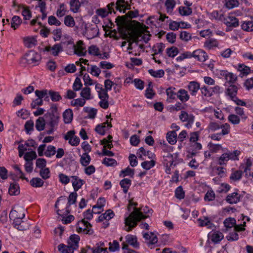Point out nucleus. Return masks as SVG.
Listing matches in <instances>:
<instances>
[{"instance_id":"35","label":"nucleus","mask_w":253,"mask_h":253,"mask_svg":"<svg viewBox=\"0 0 253 253\" xmlns=\"http://www.w3.org/2000/svg\"><path fill=\"white\" fill-rule=\"evenodd\" d=\"M177 135L175 130H171L169 131L167 134V139L168 141L170 143V144H174L177 141Z\"/></svg>"},{"instance_id":"3","label":"nucleus","mask_w":253,"mask_h":253,"mask_svg":"<svg viewBox=\"0 0 253 253\" xmlns=\"http://www.w3.org/2000/svg\"><path fill=\"white\" fill-rule=\"evenodd\" d=\"M44 117L47 125L54 130L56 126H57L60 119V114L58 110L57 104L52 103L50 108L45 114Z\"/></svg>"},{"instance_id":"39","label":"nucleus","mask_w":253,"mask_h":253,"mask_svg":"<svg viewBox=\"0 0 253 253\" xmlns=\"http://www.w3.org/2000/svg\"><path fill=\"white\" fill-rule=\"evenodd\" d=\"M199 224L200 226H206L210 229H212L214 227L213 223L211 222L208 217H204V219H199Z\"/></svg>"},{"instance_id":"8","label":"nucleus","mask_w":253,"mask_h":253,"mask_svg":"<svg viewBox=\"0 0 253 253\" xmlns=\"http://www.w3.org/2000/svg\"><path fill=\"white\" fill-rule=\"evenodd\" d=\"M240 153L239 150H234V151H229L223 153L218 159L219 164L223 165V164H226L227 161L229 159H238V156H239Z\"/></svg>"},{"instance_id":"26","label":"nucleus","mask_w":253,"mask_h":253,"mask_svg":"<svg viewBox=\"0 0 253 253\" xmlns=\"http://www.w3.org/2000/svg\"><path fill=\"white\" fill-rule=\"evenodd\" d=\"M219 42L216 39H208L204 42V47L208 49H211L214 47H218Z\"/></svg>"},{"instance_id":"24","label":"nucleus","mask_w":253,"mask_h":253,"mask_svg":"<svg viewBox=\"0 0 253 253\" xmlns=\"http://www.w3.org/2000/svg\"><path fill=\"white\" fill-rule=\"evenodd\" d=\"M42 90H36L35 94L38 96L37 99L33 101L31 103L32 108H36V106L42 105L43 104L42 95Z\"/></svg>"},{"instance_id":"25","label":"nucleus","mask_w":253,"mask_h":253,"mask_svg":"<svg viewBox=\"0 0 253 253\" xmlns=\"http://www.w3.org/2000/svg\"><path fill=\"white\" fill-rule=\"evenodd\" d=\"M137 154L139 158H142V155L147 156L149 159H154L155 158V154L150 151V150H146L143 147L139 148L137 151Z\"/></svg>"},{"instance_id":"59","label":"nucleus","mask_w":253,"mask_h":253,"mask_svg":"<svg viewBox=\"0 0 253 253\" xmlns=\"http://www.w3.org/2000/svg\"><path fill=\"white\" fill-rule=\"evenodd\" d=\"M21 23V20L19 16H13L11 22V27L13 29H16Z\"/></svg>"},{"instance_id":"31","label":"nucleus","mask_w":253,"mask_h":253,"mask_svg":"<svg viewBox=\"0 0 253 253\" xmlns=\"http://www.w3.org/2000/svg\"><path fill=\"white\" fill-rule=\"evenodd\" d=\"M24 43L26 47H32L37 45L38 41L34 37H27L24 39Z\"/></svg>"},{"instance_id":"48","label":"nucleus","mask_w":253,"mask_h":253,"mask_svg":"<svg viewBox=\"0 0 253 253\" xmlns=\"http://www.w3.org/2000/svg\"><path fill=\"white\" fill-rule=\"evenodd\" d=\"M241 27L245 31H253V21H245L241 24Z\"/></svg>"},{"instance_id":"49","label":"nucleus","mask_w":253,"mask_h":253,"mask_svg":"<svg viewBox=\"0 0 253 253\" xmlns=\"http://www.w3.org/2000/svg\"><path fill=\"white\" fill-rule=\"evenodd\" d=\"M155 161H154L153 159H151V161H145L144 162H142L141 163V166L146 169H149L155 166Z\"/></svg>"},{"instance_id":"6","label":"nucleus","mask_w":253,"mask_h":253,"mask_svg":"<svg viewBox=\"0 0 253 253\" xmlns=\"http://www.w3.org/2000/svg\"><path fill=\"white\" fill-rule=\"evenodd\" d=\"M212 16L215 18H218L223 21L228 27H237L239 25V20L234 15H228L224 17L223 14H219L218 11H213Z\"/></svg>"},{"instance_id":"1","label":"nucleus","mask_w":253,"mask_h":253,"mask_svg":"<svg viewBox=\"0 0 253 253\" xmlns=\"http://www.w3.org/2000/svg\"><path fill=\"white\" fill-rule=\"evenodd\" d=\"M133 205L134 206L133 211L125 219V223L126 224L125 230L127 231V232L131 231L133 227L136 226L138 220H140L142 218H145L147 216L143 214L139 209L136 208L137 203H134L132 200H129V201L128 210L130 211Z\"/></svg>"},{"instance_id":"13","label":"nucleus","mask_w":253,"mask_h":253,"mask_svg":"<svg viewBox=\"0 0 253 253\" xmlns=\"http://www.w3.org/2000/svg\"><path fill=\"white\" fill-rule=\"evenodd\" d=\"M143 236L148 246L154 245V244H156L158 241V237L155 233L154 232L143 233Z\"/></svg>"},{"instance_id":"60","label":"nucleus","mask_w":253,"mask_h":253,"mask_svg":"<svg viewBox=\"0 0 253 253\" xmlns=\"http://www.w3.org/2000/svg\"><path fill=\"white\" fill-rule=\"evenodd\" d=\"M56 152V148L54 146H48L47 150L44 152V155L46 157H52L55 155Z\"/></svg>"},{"instance_id":"9","label":"nucleus","mask_w":253,"mask_h":253,"mask_svg":"<svg viewBox=\"0 0 253 253\" xmlns=\"http://www.w3.org/2000/svg\"><path fill=\"white\" fill-rule=\"evenodd\" d=\"M77 231L78 232L83 231L84 233L88 234H92L93 233V230L91 228V224L87 221H85V220H82V221L78 222Z\"/></svg>"},{"instance_id":"19","label":"nucleus","mask_w":253,"mask_h":253,"mask_svg":"<svg viewBox=\"0 0 253 253\" xmlns=\"http://www.w3.org/2000/svg\"><path fill=\"white\" fill-rule=\"evenodd\" d=\"M71 181L75 192H77V190H79V188H81L84 183L83 179L80 178L77 176H72Z\"/></svg>"},{"instance_id":"5","label":"nucleus","mask_w":253,"mask_h":253,"mask_svg":"<svg viewBox=\"0 0 253 253\" xmlns=\"http://www.w3.org/2000/svg\"><path fill=\"white\" fill-rule=\"evenodd\" d=\"M42 57L40 54L35 51H30L25 54L20 59V63L22 65L31 64V65H38L41 60Z\"/></svg>"},{"instance_id":"42","label":"nucleus","mask_w":253,"mask_h":253,"mask_svg":"<svg viewBox=\"0 0 253 253\" xmlns=\"http://www.w3.org/2000/svg\"><path fill=\"white\" fill-rule=\"evenodd\" d=\"M45 126V121L44 118L40 117L36 121L35 127L37 129L41 131L44 129Z\"/></svg>"},{"instance_id":"64","label":"nucleus","mask_w":253,"mask_h":253,"mask_svg":"<svg viewBox=\"0 0 253 253\" xmlns=\"http://www.w3.org/2000/svg\"><path fill=\"white\" fill-rule=\"evenodd\" d=\"M209 146L210 150L211 152H213V153H216V152H218L221 149H223L221 145H219V144H212V143H210Z\"/></svg>"},{"instance_id":"12","label":"nucleus","mask_w":253,"mask_h":253,"mask_svg":"<svg viewBox=\"0 0 253 253\" xmlns=\"http://www.w3.org/2000/svg\"><path fill=\"white\" fill-rule=\"evenodd\" d=\"M100 101L98 104L103 109H107L109 106V95L105 88H102V91L99 93Z\"/></svg>"},{"instance_id":"40","label":"nucleus","mask_w":253,"mask_h":253,"mask_svg":"<svg viewBox=\"0 0 253 253\" xmlns=\"http://www.w3.org/2000/svg\"><path fill=\"white\" fill-rule=\"evenodd\" d=\"M8 192L10 195H17V194H19L20 190L18 184L16 182L11 183L9 187Z\"/></svg>"},{"instance_id":"11","label":"nucleus","mask_w":253,"mask_h":253,"mask_svg":"<svg viewBox=\"0 0 253 253\" xmlns=\"http://www.w3.org/2000/svg\"><path fill=\"white\" fill-rule=\"evenodd\" d=\"M220 128H221V132H217V133H213L212 134H211L210 136L211 139L212 140H221L222 135H226V134H228V133H229L230 126L229 124H228V123H225V124L220 125Z\"/></svg>"},{"instance_id":"33","label":"nucleus","mask_w":253,"mask_h":253,"mask_svg":"<svg viewBox=\"0 0 253 253\" xmlns=\"http://www.w3.org/2000/svg\"><path fill=\"white\" fill-rule=\"evenodd\" d=\"M78 197V194L76 193V192H73V193H71L68 198V202L67 205L66 206L67 212L69 213V211L68 210V208L70 205H73V204H76L77 201V199Z\"/></svg>"},{"instance_id":"37","label":"nucleus","mask_w":253,"mask_h":253,"mask_svg":"<svg viewBox=\"0 0 253 253\" xmlns=\"http://www.w3.org/2000/svg\"><path fill=\"white\" fill-rule=\"evenodd\" d=\"M131 180L129 178H123L120 182V185L122 186L123 190L125 193L127 192L128 188L131 186Z\"/></svg>"},{"instance_id":"28","label":"nucleus","mask_w":253,"mask_h":253,"mask_svg":"<svg viewBox=\"0 0 253 253\" xmlns=\"http://www.w3.org/2000/svg\"><path fill=\"white\" fill-rule=\"evenodd\" d=\"M105 202V199L104 197H100L97 200V203L93 207L94 213H100V210L102 209Z\"/></svg>"},{"instance_id":"38","label":"nucleus","mask_w":253,"mask_h":253,"mask_svg":"<svg viewBox=\"0 0 253 253\" xmlns=\"http://www.w3.org/2000/svg\"><path fill=\"white\" fill-rule=\"evenodd\" d=\"M63 120L65 123H70L73 119V113L71 109H66L63 113Z\"/></svg>"},{"instance_id":"56","label":"nucleus","mask_w":253,"mask_h":253,"mask_svg":"<svg viewBox=\"0 0 253 253\" xmlns=\"http://www.w3.org/2000/svg\"><path fill=\"white\" fill-rule=\"evenodd\" d=\"M239 4V0H225V5L228 8H234Z\"/></svg>"},{"instance_id":"45","label":"nucleus","mask_w":253,"mask_h":253,"mask_svg":"<svg viewBox=\"0 0 253 253\" xmlns=\"http://www.w3.org/2000/svg\"><path fill=\"white\" fill-rule=\"evenodd\" d=\"M90 156H89L88 153L84 152L81 156L80 163L83 166H87V165H88L89 162H90Z\"/></svg>"},{"instance_id":"52","label":"nucleus","mask_w":253,"mask_h":253,"mask_svg":"<svg viewBox=\"0 0 253 253\" xmlns=\"http://www.w3.org/2000/svg\"><path fill=\"white\" fill-rule=\"evenodd\" d=\"M167 54L169 57H174V56L177 55L178 53V49L177 47L172 46L169 48H167Z\"/></svg>"},{"instance_id":"44","label":"nucleus","mask_w":253,"mask_h":253,"mask_svg":"<svg viewBox=\"0 0 253 253\" xmlns=\"http://www.w3.org/2000/svg\"><path fill=\"white\" fill-rule=\"evenodd\" d=\"M81 96L85 101V99H90L91 98V89L90 87H84L80 92Z\"/></svg>"},{"instance_id":"47","label":"nucleus","mask_w":253,"mask_h":253,"mask_svg":"<svg viewBox=\"0 0 253 253\" xmlns=\"http://www.w3.org/2000/svg\"><path fill=\"white\" fill-rule=\"evenodd\" d=\"M49 96L52 101H59L60 99H62V96L59 92L49 90Z\"/></svg>"},{"instance_id":"51","label":"nucleus","mask_w":253,"mask_h":253,"mask_svg":"<svg viewBox=\"0 0 253 253\" xmlns=\"http://www.w3.org/2000/svg\"><path fill=\"white\" fill-rule=\"evenodd\" d=\"M179 12L182 16H188L191 15L192 13V9L191 8H187V7H179Z\"/></svg>"},{"instance_id":"62","label":"nucleus","mask_w":253,"mask_h":253,"mask_svg":"<svg viewBox=\"0 0 253 253\" xmlns=\"http://www.w3.org/2000/svg\"><path fill=\"white\" fill-rule=\"evenodd\" d=\"M224 237V236L222 234V233L221 232H216L213 233L211 237V240L213 242H215L217 243V242H219L223 239Z\"/></svg>"},{"instance_id":"41","label":"nucleus","mask_w":253,"mask_h":253,"mask_svg":"<svg viewBox=\"0 0 253 253\" xmlns=\"http://www.w3.org/2000/svg\"><path fill=\"white\" fill-rule=\"evenodd\" d=\"M174 87H169L166 90V93L168 96L167 101L168 102H171L172 99H174L177 95V93L174 91Z\"/></svg>"},{"instance_id":"14","label":"nucleus","mask_w":253,"mask_h":253,"mask_svg":"<svg viewBox=\"0 0 253 253\" xmlns=\"http://www.w3.org/2000/svg\"><path fill=\"white\" fill-rule=\"evenodd\" d=\"M65 140H68L69 143L72 145H78L80 139L75 135V130H69L64 136Z\"/></svg>"},{"instance_id":"18","label":"nucleus","mask_w":253,"mask_h":253,"mask_svg":"<svg viewBox=\"0 0 253 253\" xmlns=\"http://www.w3.org/2000/svg\"><path fill=\"white\" fill-rule=\"evenodd\" d=\"M85 34L87 38H93L97 37L99 34V29L96 25H93L86 29Z\"/></svg>"},{"instance_id":"23","label":"nucleus","mask_w":253,"mask_h":253,"mask_svg":"<svg viewBox=\"0 0 253 253\" xmlns=\"http://www.w3.org/2000/svg\"><path fill=\"white\" fill-rule=\"evenodd\" d=\"M238 92V87L235 84H231L228 88L226 90V93L231 99L235 101V99L236 97H237V94Z\"/></svg>"},{"instance_id":"21","label":"nucleus","mask_w":253,"mask_h":253,"mask_svg":"<svg viewBox=\"0 0 253 253\" xmlns=\"http://www.w3.org/2000/svg\"><path fill=\"white\" fill-rule=\"evenodd\" d=\"M165 47V44H164V43H162V42H160V43H156V44L153 45L152 47V50L154 52V54L153 55V59H154L155 62H157V63H161L160 60H157V59H156L154 55L158 54V53H162Z\"/></svg>"},{"instance_id":"57","label":"nucleus","mask_w":253,"mask_h":253,"mask_svg":"<svg viewBox=\"0 0 253 253\" xmlns=\"http://www.w3.org/2000/svg\"><path fill=\"white\" fill-rule=\"evenodd\" d=\"M40 175L43 179H47L50 177V171L47 167H43L42 170H40Z\"/></svg>"},{"instance_id":"7","label":"nucleus","mask_w":253,"mask_h":253,"mask_svg":"<svg viewBox=\"0 0 253 253\" xmlns=\"http://www.w3.org/2000/svg\"><path fill=\"white\" fill-rule=\"evenodd\" d=\"M151 34L148 31H144L140 28H135L131 34V37L135 43L138 44L139 41L143 40L146 43L148 42L150 39Z\"/></svg>"},{"instance_id":"55","label":"nucleus","mask_w":253,"mask_h":253,"mask_svg":"<svg viewBox=\"0 0 253 253\" xmlns=\"http://www.w3.org/2000/svg\"><path fill=\"white\" fill-rule=\"evenodd\" d=\"M62 44H63V42H62L60 44H54L53 46L51 47L52 54L53 55H58L59 53L61 50H62L63 47Z\"/></svg>"},{"instance_id":"36","label":"nucleus","mask_w":253,"mask_h":253,"mask_svg":"<svg viewBox=\"0 0 253 253\" xmlns=\"http://www.w3.org/2000/svg\"><path fill=\"white\" fill-rule=\"evenodd\" d=\"M221 74L224 76L226 81L229 82V83H234L237 79V76L236 74H232V73H228L227 71H223Z\"/></svg>"},{"instance_id":"22","label":"nucleus","mask_w":253,"mask_h":253,"mask_svg":"<svg viewBox=\"0 0 253 253\" xmlns=\"http://www.w3.org/2000/svg\"><path fill=\"white\" fill-rule=\"evenodd\" d=\"M226 200L229 204H237L240 201V196L238 192H234L226 196Z\"/></svg>"},{"instance_id":"46","label":"nucleus","mask_w":253,"mask_h":253,"mask_svg":"<svg viewBox=\"0 0 253 253\" xmlns=\"http://www.w3.org/2000/svg\"><path fill=\"white\" fill-rule=\"evenodd\" d=\"M175 0H166L165 2V5L167 12H168V13L172 12V10L175 6Z\"/></svg>"},{"instance_id":"27","label":"nucleus","mask_w":253,"mask_h":253,"mask_svg":"<svg viewBox=\"0 0 253 253\" xmlns=\"http://www.w3.org/2000/svg\"><path fill=\"white\" fill-rule=\"evenodd\" d=\"M130 6L128 4L126 5L125 0H117L115 5V8L120 11H123L124 13L127 8H130Z\"/></svg>"},{"instance_id":"32","label":"nucleus","mask_w":253,"mask_h":253,"mask_svg":"<svg viewBox=\"0 0 253 253\" xmlns=\"http://www.w3.org/2000/svg\"><path fill=\"white\" fill-rule=\"evenodd\" d=\"M70 10L74 13L79 12L81 7V2L80 0H70L69 1Z\"/></svg>"},{"instance_id":"16","label":"nucleus","mask_w":253,"mask_h":253,"mask_svg":"<svg viewBox=\"0 0 253 253\" xmlns=\"http://www.w3.org/2000/svg\"><path fill=\"white\" fill-rule=\"evenodd\" d=\"M166 148H164V153L163 155V164L166 167H169V166H172L174 163V157L172 154H171L170 152L166 150Z\"/></svg>"},{"instance_id":"29","label":"nucleus","mask_w":253,"mask_h":253,"mask_svg":"<svg viewBox=\"0 0 253 253\" xmlns=\"http://www.w3.org/2000/svg\"><path fill=\"white\" fill-rule=\"evenodd\" d=\"M188 88L191 94L194 95V94H196V92H198V90H199L200 85L199 83L196 82V81H192V82H190L188 84Z\"/></svg>"},{"instance_id":"17","label":"nucleus","mask_w":253,"mask_h":253,"mask_svg":"<svg viewBox=\"0 0 253 253\" xmlns=\"http://www.w3.org/2000/svg\"><path fill=\"white\" fill-rule=\"evenodd\" d=\"M84 43L83 41H79L76 45H74V52L79 56L85 55L86 49L85 47L84 46Z\"/></svg>"},{"instance_id":"58","label":"nucleus","mask_w":253,"mask_h":253,"mask_svg":"<svg viewBox=\"0 0 253 253\" xmlns=\"http://www.w3.org/2000/svg\"><path fill=\"white\" fill-rule=\"evenodd\" d=\"M120 249V245L117 241L109 242V250L110 252H116Z\"/></svg>"},{"instance_id":"54","label":"nucleus","mask_w":253,"mask_h":253,"mask_svg":"<svg viewBox=\"0 0 253 253\" xmlns=\"http://www.w3.org/2000/svg\"><path fill=\"white\" fill-rule=\"evenodd\" d=\"M67 9L66 8V5L62 3V4H60L59 5V8L56 11V15L58 17H63L65 15Z\"/></svg>"},{"instance_id":"10","label":"nucleus","mask_w":253,"mask_h":253,"mask_svg":"<svg viewBox=\"0 0 253 253\" xmlns=\"http://www.w3.org/2000/svg\"><path fill=\"white\" fill-rule=\"evenodd\" d=\"M179 119L182 122H186L185 124L187 127H190L195 121V117L192 114H188L186 111H181Z\"/></svg>"},{"instance_id":"43","label":"nucleus","mask_w":253,"mask_h":253,"mask_svg":"<svg viewBox=\"0 0 253 253\" xmlns=\"http://www.w3.org/2000/svg\"><path fill=\"white\" fill-rule=\"evenodd\" d=\"M44 181L41 177H33L30 181V184L31 186L35 187L43 186Z\"/></svg>"},{"instance_id":"34","label":"nucleus","mask_w":253,"mask_h":253,"mask_svg":"<svg viewBox=\"0 0 253 253\" xmlns=\"http://www.w3.org/2000/svg\"><path fill=\"white\" fill-rule=\"evenodd\" d=\"M252 165H253V162L251 159H247L245 164L241 166L242 169H244V172L246 175H252L250 173Z\"/></svg>"},{"instance_id":"30","label":"nucleus","mask_w":253,"mask_h":253,"mask_svg":"<svg viewBox=\"0 0 253 253\" xmlns=\"http://www.w3.org/2000/svg\"><path fill=\"white\" fill-rule=\"evenodd\" d=\"M177 97L182 102L187 101L190 98V96L185 89H179L177 92Z\"/></svg>"},{"instance_id":"15","label":"nucleus","mask_w":253,"mask_h":253,"mask_svg":"<svg viewBox=\"0 0 253 253\" xmlns=\"http://www.w3.org/2000/svg\"><path fill=\"white\" fill-rule=\"evenodd\" d=\"M191 57H194L195 59L200 61V62H204L207 60L208 55L205 51H203L201 49H197V50H195L192 53H191Z\"/></svg>"},{"instance_id":"61","label":"nucleus","mask_w":253,"mask_h":253,"mask_svg":"<svg viewBox=\"0 0 253 253\" xmlns=\"http://www.w3.org/2000/svg\"><path fill=\"white\" fill-rule=\"evenodd\" d=\"M175 195L178 199H183L185 197V193L182 186L177 187L175 191Z\"/></svg>"},{"instance_id":"4","label":"nucleus","mask_w":253,"mask_h":253,"mask_svg":"<svg viewBox=\"0 0 253 253\" xmlns=\"http://www.w3.org/2000/svg\"><path fill=\"white\" fill-rule=\"evenodd\" d=\"M80 240L78 235H71L68 239L67 245L60 243L58 246V249L62 253H73L75 250L78 249Z\"/></svg>"},{"instance_id":"63","label":"nucleus","mask_w":253,"mask_h":253,"mask_svg":"<svg viewBox=\"0 0 253 253\" xmlns=\"http://www.w3.org/2000/svg\"><path fill=\"white\" fill-rule=\"evenodd\" d=\"M236 222V221L234 218H227L224 220V224L227 228H232L235 225Z\"/></svg>"},{"instance_id":"20","label":"nucleus","mask_w":253,"mask_h":253,"mask_svg":"<svg viewBox=\"0 0 253 253\" xmlns=\"http://www.w3.org/2000/svg\"><path fill=\"white\" fill-rule=\"evenodd\" d=\"M126 243L128 245H131L134 248H138L139 246V243L137 241V238L136 236H134V235H130V234H128V235H126Z\"/></svg>"},{"instance_id":"50","label":"nucleus","mask_w":253,"mask_h":253,"mask_svg":"<svg viewBox=\"0 0 253 253\" xmlns=\"http://www.w3.org/2000/svg\"><path fill=\"white\" fill-rule=\"evenodd\" d=\"M64 23L67 26L73 27L75 24H76V22L73 16H71V15H67L64 18Z\"/></svg>"},{"instance_id":"2","label":"nucleus","mask_w":253,"mask_h":253,"mask_svg":"<svg viewBox=\"0 0 253 253\" xmlns=\"http://www.w3.org/2000/svg\"><path fill=\"white\" fill-rule=\"evenodd\" d=\"M25 215V209L21 206H15L9 213V217L13 221L14 227L20 231L26 230L29 227L28 223L22 221Z\"/></svg>"},{"instance_id":"53","label":"nucleus","mask_w":253,"mask_h":253,"mask_svg":"<svg viewBox=\"0 0 253 253\" xmlns=\"http://www.w3.org/2000/svg\"><path fill=\"white\" fill-rule=\"evenodd\" d=\"M148 72L150 74L153 76V77H156V78H161L163 77L164 75H165V71L164 70H157V71H155V70H153V69H150L148 70Z\"/></svg>"}]
</instances>
